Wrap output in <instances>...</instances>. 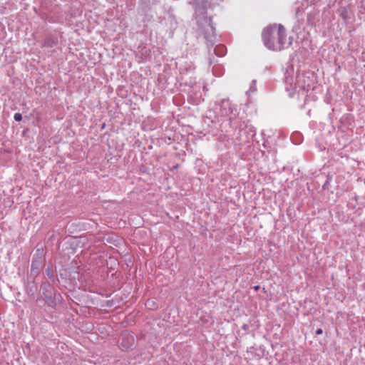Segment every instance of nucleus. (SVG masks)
Instances as JSON below:
<instances>
[{
    "label": "nucleus",
    "instance_id": "3",
    "mask_svg": "<svg viewBox=\"0 0 365 365\" xmlns=\"http://www.w3.org/2000/svg\"><path fill=\"white\" fill-rule=\"evenodd\" d=\"M145 305L149 309H153L155 308V302L153 300H148Z\"/></svg>",
    "mask_w": 365,
    "mask_h": 365
},
{
    "label": "nucleus",
    "instance_id": "2",
    "mask_svg": "<svg viewBox=\"0 0 365 365\" xmlns=\"http://www.w3.org/2000/svg\"><path fill=\"white\" fill-rule=\"evenodd\" d=\"M122 337V342H121V346L123 349H129L134 343V337L133 335L124 333L121 335Z\"/></svg>",
    "mask_w": 365,
    "mask_h": 365
},
{
    "label": "nucleus",
    "instance_id": "6",
    "mask_svg": "<svg viewBox=\"0 0 365 365\" xmlns=\"http://www.w3.org/2000/svg\"><path fill=\"white\" fill-rule=\"evenodd\" d=\"M255 291H258L260 289L259 285H255L253 287Z\"/></svg>",
    "mask_w": 365,
    "mask_h": 365
},
{
    "label": "nucleus",
    "instance_id": "5",
    "mask_svg": "<svg viewBox=\"0 0 365 365\" xmlns=\"http://www.w3.org/2000/svg\"><path fill=\"white\" fill-rule=\"evenodd\" d=\"M316 334L317 335H319L321 334H322V329H318L317 331H316Z\"/></svg>",
    "mask_w": 365,
    "mask_h": 365
},
{
    "label": "nucleus",
    "instance_id": "7",
    "mask_svg": "<svg viewBox=\"0 0 365 365\" xmlns=\"http://www.w3.org/2000/svg\"><path fill=\"white\" fill-rule=\"evenodd\" d=\"M217 50H218V49L224 50V49H225V47H224V46H218V47L217 48Z\"/></svg>",
    "mask_w": 365,
    "mask_h": 365
},
{
    "label": "nucleus",
    "instance_id": "4",
    "mask_svg": "<svg viewBox=\"0 0 365 365\" xmlns=\"http://www.w3.org/2000/svg\"><path fill=\"white\" fill-rule=\"evenodd\" d=\"M14 118L16 121H21L22 120L21 114L19 113H15Z\"/></svg>",
    "mask_w": 365,
    "mask_h": 365
},
{
    "label": "nucleus",
    "instance_id": "1",
    "mask_svg": "<svg viewBox=\"0 0 365 365\" xmlns=\"http://www.w3.org/2000/svg\"><path fill=\"white\" fill-rule=\"evenodd\" d=\"M262 40L269 49L282 50L287 43L285 28L276 24L266 27L262 32Z\"/></svg>",
    "mask_w": 365,
    "mask_h": 365
}]
</instances>
